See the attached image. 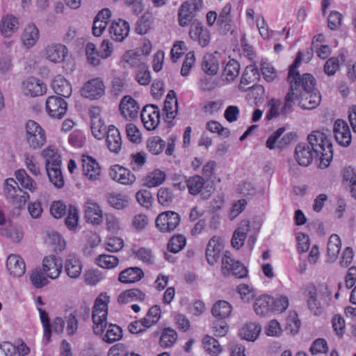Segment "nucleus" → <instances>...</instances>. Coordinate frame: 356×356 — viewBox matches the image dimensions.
Masks as SVG:
<instances>
[{
    "label": "nucleus",
    "mask_w": 356,
    "mask_h": 356,
    "mask_svg": "<svg viewBox=\"0 0 356 356\" xmlns=\"http://www.w3.org/2000/svg\"><path fill=\"white\" fill-rule=\"evenodd\" d=\"M302 53L299 51L294 63L290 66L287 80L289 90L285 96L284 104L280 113L286 115L293 111V106L298 104L302 108L312 110L321 102V95L315 88L316 81L309 73L301 75L297 68L302 61Z\"/></svg>",
    "instance_id": "1"
},
{
    "label": "nucleus",
    "mask_w": 356,
    "mask_h": 356,
    "mask_svg": "<svg viewBox=\"0 0 356 356\" xmlns=\"http://www.w3.org/2000/svg\"><path fill=\"white\" fill-rule=\"evenodd\" d=\"M15 175L17 182L13 178L7 179L5 182L4 192L6 199L10 203L20 207L29 199V195L19 187L18 183L31 193L36 190L37 184L24 169L17 170Z\"/></svg>",
    "instance_id": "2"
},
{
    "label": "nucleus",
    "mask_w": 356,
    "mask_h": 356,
    "mask_svg": "<svg viewBox=\"0 0 356 356\" xmlns=\"http://www.w3.org/2000/svg\"><path fill=\"white\" fill-rule=\"evenodd\" d=\"M307 139L316 156L321 160L320 168H327L333 156L332 145L328 136L324 132L314 131L307 136Z\"/></svg>",
    "instance_id": "3"
},
{
    "label": "nucleus",
    "mask_w": 356,
    "mask_h": 356,
    "mask_svg": "<svg viewBox=\"0 0 356 356\" xmlns=\"http://www.w3.org/2000/svg\"><path fill=\"white\" fill-rule=\"evenodd\" d=\"M109 297L101 293L96 299L92 314L93 332L96 335H102L107 326L108 303Z\"/></svg>",
    "instance_id": "4"
},
{
    "label": "nucleus",
    "mask_w": 356,
    "mask_h": 356,
    "mask_svg": "<svg viewBox=\"0 0 356 356\" xmlns=\"http://www.w3.org/2000/svg\"><path fill=\"white\" fill-rule=\"evenodd\" d=\"M26 140L29 147L40 149L46 143V134L41 126L33 120H29L25 126Z\"/></svg>",
    "instance_id": "5"
},
{
    "label": "nucleus",
    "mask_w": 356,
    "mask_h": 356,
    "mask_svg": "<svg viewBox=\"0 0 356 356\" xmlns=\"http://www.w3.org/2000/svg\"><path fill=\"white\" fill-rule=\"evenodd\" d=\"M221 270L223 275L236 278H243L248 274L246 268L240 261L234 260L227 252L222 257Z\"/></svg>",
    "instance_id": "6"
},
{
    "label": "nucleus",
    "mask_w": 356,
    "mask_h": 356,
    "mask_svg": "<svg viewBox=\"0 0 356 356\" xmlns=\"http://www.w3.org/2000/svg\"><path fill=\"white\" fill-rule=\"evenodd\" d=\"M216 167L215 161H209L202 170V198H209L214 191L213 171Z\"/></svg>",
    "instance_id": "7"
},
{
    "label": "nucleus",
    "mask_w": 356,
    "mask_h": 356,
    "mask_svg": "<svg viewBox=\"0 0 356 356\" xmlns=\"http://www.w3.org/2000/svg\"><path fill=\"white\" fill-rule=\"evenodd\" d=\"M181 217L179 214L172 211L161 213L156 218V227L162 232H171L179 225Z\"/></svg>",
    "instance_id": "8"
},
{
    "label": "nucleus",
    "mask_w": 356,
    "mask_h": 356,
    "mask_svg": "<svg viewBox=\"0 0 356 356\" xmlns=\"http://www.w3.org/2000/svg\"><path fill=\"white\" fill-rule=\"evenodd\" d=\"M141 120L147 130L155 129L160 122V111L157 106L146 105L140 113Z\"/></svg>",
    "instance_id": "9"
},
{
    "label": "nucleus",
    "mask_w": 356,
    "mask_h": 356,
    "mask_svg": "<svg viewBox=\"0 0 356 356\" xmlns=\"http://www.w3.org/2000/svg\"><path fill=\"white\" fill-rule=\"evenodd\" d=\"M83 97L90 99H97L104 95L105 86L100 78H95L88 81L81 88Z\"/></svg>",
    "instance_id": "10"
},
{
    "label": "nucleus",
    "mask_w": 356,
    "mask_h": 356,
    "mask_svg": "<svg viewBox=\"0 0 356 356\" xmlns=\"http://www.w3.org/2000/svg\"><path fill=\"white\" fill-rule=\"evenodd\" d=\"M67 109V104L60 97L51 96L46 101V110L51 118L61 119L65 115Z\"/></svg>",
    "instance_id": "11"
},
{
    "label": "nucleus",
    "mask_w": 356,
    "mask_h": 356,
    "mask_svg": "<svg viewBox=\"0 0 356 356\" xmlns=\"http://www.w3.org/2000/svg\"><path fill=\"white\" fill-rule=\"evenodd\" d=\"M200 0H190L184 2L179 10V22L181 26H185L193 19L199 10Z\"/></svg>",
    "instance_id": "12"
},
{
    "label": "nucleus",
    "mask_w": 356,
    "mask_h": 356,
    "mask_svg": "<svg viewBox=\"0 0 356 356\" xmlns=\"http://www.w3.org/2000/svg\"><path fill=\"white\" fill-rule=\"evenodd\" d=\"M63 268L62 261L55 256L47 257L42 261V270L51 280L59 277Z\"/></svg>",
    "instance_id": "13"
},
{
    "label": "nucleus",
    "mask_w": 356,
    "mask_h": 356,
    "mask_svg": "<svg viewBox=\"0 0 356 356\" xmlns=\"http://www.w3.org/2000/svg\"><path fill=\"white\" fill-rule=\"evenodd\" d=\"M315 152L307 143H299L294 151V156L298 163L304 167L309 165L314 156Z\"/></svg>",
    "instance_id": "14"
},
{
    "label": "nucleus",
    "mask_w": 356,
    "mask_h": 356,
    "mask_svg": "<svg viewBox=\"0 0 356 356\" xmlns=\"http://www.w3.org/2000/svg\"><path fill=\"white\" fill-rule=\"evenodd\" d=\"M109 175L112 179L124 185L132 184L136 181L135 175L129 170L118 165L111 169Z\"/></svg>",
    "instance_id": "15"
},
{
    "label": "nucleus",
    "mask_w": 356,
    "mask_h": 356,
    "mask_svg": "<svg viewBox=\"0 0 356 356\" xmlns=\"http://www.w3.org/2000/svg\"><path fill=\"white\" fill-rule=\"evenodd\" d=\"M163 111L168 123L175 119L178 113V101L177 94L174 90H170L164 102Z\"/></svg>",
    "instance_id": "16"
},
{
    "label": "nucleus",
    "mask_w": 356,
    "mask_h": 356,
    "mask_svg": "<svg viewBox=\"0 0 356 356\" xmlns=\"http://www.w3.org/2000/svg\"><path fill=\"white\" fill-rule=\"evenodd\" d=\"M64 267L66 274L70 278L76 279L82 272L83 264L79 256L73 253L67 255Z\"/></svg>",
    "instance_id": "17"
},
{
    "label": "nucleus",
    "mask_w": 356,
    "mask_h": 356,
    "mask_svg": "<svg viewBox=\"0 0 356 356\" xmlns=\"http://www.w3.org/2000/svg\"><path fill=\"white\" fill-rule=\"evenodd\" d=\"M140 107L137 102L131 96H124L120 104L122 115L127 119H134L138 116Z\"/></svg>",
    "instance_id": "18"
},
{
    "label": "nucleus",
    "mask_w": 356,
    "mask_h": 356,
    "mask_svg": "<svg viewBox=\"0 0 356 356\" xmlns=\"http://www.w3.org/2000/svg\"><path fill=\"white\" fill-rule=\"evenodd\" d=\"M6 268L10 275L14 277H20L25 273V263L17 254H10L6 261Z\"/></svg>",
    "instance_id": "19"
},
{
    "label": "nucleus",
    "mask_w": 356,
    "mask_h": 356,
    "mask_svg": "<svg viewBox=\"0 0 356 356\" xmlns=\"http://www.w3.org/2000/svg\"><path fill=\"white\" fill-rule=\"evenodd\" d=\"M83 175L91 181L99 179L101 174V168L99 163L92 157L86 156L82 159Z\"/></svg>",
    "instance_id": "20"
},
{
    "label": "nucleus",
    "mask_w": 356,
    "mask_h": 356,
    "mask_svg": "<svg viewBox=\"0 0 356 356\" xmlns=\"http://www.w3.org/2000/svg\"><path fill=\"white\" fill-rule=\"evenodd\" d=\"M67 55V49L61 44H51L45 49L46 58L54 63L63 62Z\"/></svg>",
    "instance_id": "21"
},
{
    "label": "nucleus",
    "mask_w": 356,
    "mask_h": 356,
    "mask_svg": "<svg viewBox=\"0 0 356 356\" xmlns=\"http://www.w3.org/2000/svg\"><path fill=\"white\" fill-rule=\"evenodd\" d=\"M129 33V23L121 19L113 22L109 27L111 37L116 42L123 41L128 36Z\"/></svg>",
    "instance_id": "22"
},
{
    "label": "nucleus",
    "mask_w": 356,
    "mask_h": 356,
    "mask_svg": "<svg viewBox=\"0 0 356 356\" xmlns=\"http://www.w3.org/2000/svg\"><path fill=\"white\" fill-rule=\"evenodd\" d=\"M22 90L26 95L37 97L46 92V86L39 79L30 77L23 82Z\"/></svg>",
    "instance_id": "23"
},
{
    "label": "nucleus",
    "mask_w": 356,
    "mask_h": 356,
    "mask_svg": "<svg viewBox=\"0 0 356 356\" xmlns=\"http://www.w3.org/2000/svg\"><path fill=\"white\" fill-rule=\"evenodd\" d=\"M84 207L85 217L88 222L94 225H99L102 222V211L96 202L88 200Z\"/></svg>",
    "instance_id": "24"
},
{
    "label": "nucleus",
    "mask_w": 356,
    "mask_h": 356,
    "mask_svg": "<svg viewBox=\"0 0 356 356\" xmlns=\"http://www.w3.org/2000/svg\"><path fill=\"white\" fill-rule=\"evenodd\" d=\"M222 248V243L215 237H213L209 241L205 252L206 259L209 264L213 266L218 261L221 256Z\"/></svg>",
    "instance_id": "25"
},
{
    "label": "nucleus",
    "mask_w": 356,
    "mask_h": 356,
    "mask_svg": "<svg viewBox=\"0 0 356 356\" xmlns=\"http://www.w3.org/2000/svg\"><path fill=\"white\" fill-rule=\"evenodd\" d=\"M305 296L307 298V302L309 310L316 316L320 315L323 312L320 302L317 300V289L314 284L308 285L305 290Z\"/></svg>",
    "instance_id": "26"
},
{
    "label": "nucleus",
    "mask_w": 356,
    "mask_h": 356,
    "mask_svg": "<svg viewBox=\"0 0 356 356\" xmlns=\"http://www.w3.org/2000/svg\"><path fill=\"white\" fill-rule=\"evenodd\" d=\"M250 230V221L243 220L240 226L234 231L232 238L231 243L234 248L239 250L243 245Z\"/></svg>",
    "instance_id": "27"
},
{
    "label": "nucleus",
    "mask_w": 356,
    "mask_h": 356,
    "mask_svg": "<svg viewBox=\"0 0 356 356\" xmlns=\"http://www.w3.org/2000/svg\"><path fill=\"white\" fill-rule=\"evenodd\" d=\"M106 144L111 152L117 153L121 149V136L119 130L113 125L108 127L106 134Z\"/></svg>",
    "instance_id": "28"
},
{
    "label": "nucleus",
    "mask_w": 356,
    "mask_h": 356,
    "mask_svg": "<svg viewBox=\"0 0 356 356\" xmlns=\"http://www.w3.org/2000/svg\"><path fill=\"white\" fill-rule=\"evenodd\" d=\"M51 88L60 97L68 98L71 96L72 89L70 83L62 76H56L52 83Z\"/></svg>",
    "instance_id": "29"
},
{
    "label": "nucleus",
    "mask_w": 356,
    "mask_h": 356,
    "mask_svg": "<svg viewBox=\"0 0 356 356\" xmlns=\"http://www.w3.org/2000/svg\"><path fill=\"white\" fill-rule=\"evenodd\" d=\"M231 10V4L227 3L222 9L218 17V24L220 26V31L223 34H227L229 32L232 33L234 31L232 26V20L229 15Z\"/></svg>",
    "instance_id": "30"
},
{
    "label": "nucleus",
    "mask_w": 356,
    "mask_h": 356,
    "mask_svg": "<svg viewBox=\"0 0 356 356\" xmlns=\"http://www.w3.org/2000/svg\"><path fill=\"white\" fill-rule=\"evenodd\" d=\"M144 276V273L138 267L127 268L119 274L118 280L125 284L134 283L140 281Z\"/></svg>",
    "instance_id": "31"
},
{
    "label": "nucleus",
    "mask_w": 356,
    "mask_h": 356,
    "mask_svg": "<svg viewBox=\"0 0 356 356\" xmlns=\"http://www.w3.org/2000/svg\"><path fill=\"white\" fill-rule=\"evenodd\" d=\"M215 54H206L202 61V70L209 76H215L219 70V60Z\"/></svg>",
    "instance_id": "32"
},
{
    "label": "nucleus",
    "mask_w": 356,
    "mask_h": 356,
    "mask_svg": "<svg viewBox=\"0 0 356 356\" xmlns=\"http://www.w3.org/2000/svg\"><path fill=\"white\" fill-rule=\"evenodd\" d=\"M145 298V293L138 289H132L120 293L118 298V302L120 304H127L134 301H143Z\"/></svg>",
    "instance_id": "33"
},
{
    "label": "nucleus",
    "mask_w": 356,
    "mask_h": 356,
    "mask_svg": "<svg viewBox=\"0 0 356 356\" xmlns=\"http://www.w3.org/2000/svg\"><path fill=\"white\" fill-rule=\"evenodd\" d=\"M42 156L45 159L46 169L54 167L60 166L61 159L58 152L52 147L49 146L42 152Z\"/></svg>",
    "instance_id": "34"
},
{
    "label": "nucleus",
    "mask_w": 356,
    "mask_h": 356,
    "mask_svg": "<svg viewBox=\"0 0 356 356\" xmlns=\"http://www.w3.org/2000/svg\"><path fill=\"white\" fill-rule=\"evenodd\" d=\"M39 38V31L38 28L33 25H28L24 31L22 36V41L26 48L29 49L35 44Z\"/></svg>",
    "instance_id": "35"
},
{
    "label": "nucleus",
    "mask_w": 356,
    "mask_h": 356,
    "mask_svg": "<svg viewBox=\"0 0 356 356\" xmlns=\"http://www.w3.org/2000/svg\"><path fill=\"white\" fill-rule=\"evenodd\" d=\"M261 327L254 323H246L240 330V336L242 339L249 341H255L261 332Z\"/></svg>",
    "instance_id": "36"
},
{
    "label": "nucleus",
    "mask_w": 356,
    "mask_h": 356,
    "mask_svg": "<svg viewBox=\"0 0 356 356\" xmlns=\"http://www.w3.org/2000/svg\"><path fill=\"white\" fill-rule=\"evenodd\" d=\"M18 20L13 15H7L1 21L0 30L4 37H10L17 29Z\"/></svg>",
    "instance_id": "37"
},
{
    "label": "nucleus",
    "mask_w": 356,
    "mask_h": 356,
    "mask_svg": "<svg viewBox=\"0 0 356 356\" xmlns=\"http://www.w3.org/2000/svg\"><path fill=\"white\" fill-rule=\"evenodd\" d=\"M273 298L269 296H263L256 300L254 305V312L257 315L265 316L272 310Z\"/></svg>",
    "instance_id": "38"
},
{
    "label": "nucleus",
    "mask_w": 356,
    "mask_h": 356,
    "mask_svg": "<svg viewBox=\"0 0 356 356\" xmlns=\"http://www.w3.org/2000/svg\"><path fill=\"white\" fill-rule=\"evenodd\" d=\"M341 242L339 236L337 234H332L327 243V256L330 261H334L341 250Z\"/></svg>",
    "instance_id": "39"
},
{
    "label": "nucleus",
    "mask_w": 356,
    "mask_h": 356,
    "mask_svg": "<svg viewBox=\"0 0 356 356\" xmlns=\"http://www.w3.org/2000/svg\"><path fill=\"white\" fill-rule=\"evenodd\" d=\"M105 334H102V340L108 343H113L122 338L123 332L122 328L115 324H109L106 326Z\"/></svg>",
    "instance_id": "40"
},
{
    "label": "nucleus",
    "mask_w": 356,
    "mask_h": 356,
    "mask_svg": "<svg viewBox=\"0 0 356 356\" xmlns=\"http://www.w3.org/2000/svg\"><path fill=\"white\" fill-rule=\"evenodd\" d=\"M202 343L205 352L211 356H218L222 350L218 341L211 336L206 335Z\"/></svg>",
    "instance_id": "41"
},
{
    "label": "nucleus",
    "mask_w": 356,
    "mask_h": 356,
    "mask_svg": "<svg viewBox=\"0 0 356 356\" xmlns=\"http://www.w3.org/2000/svg\"><path fill=\"white\" fill-rule=\"evenodd\" d=\"M240 65L235 59L229 60L222 71V76L228 81H233L239 74Z\"/></svg>",
    "instance_id": "42"
},
{
    "label": "nucleus",
    "mask_w": 356,
    "mask_h": 356,
    "mask_svg": "<svg viewBox=\"0 0 356 356\" xmlns=\"http://www.w3.org/2000/svg\"><path fill=\"white\" fill-rule=\"evenodd\" d=\"M211 312L214 317L220 319H224L230 315L232 312V306L225 300H219L214 304L211 309Z\"/></svg>",
    "instance_id": "43"
},
{
    "label": "nucleus",
    "mask_w": 356,
    "mask_h": 356,
    "mask_svg": "<svg viewBox=\"0 0 356 356\" xmlns=\"http://www.w3.org/2000/svg\"><path fill=\"white\" fill-rule=\"evenodd\" d=\"M285 129L284 127L279 128L275 132H273L267 139L266 142V146L269 149H274L275 148L282 149L285 147L284 141H282V137Z\"/></svg>",
    "instance_id": "44"
},
{
    "label": "nucleus",
    "mask_w": 356,
    "mask_h": 356,
    "mask_svg": "<svg viewBox=\"0 0 356 356\" xmlns=\"http://www.w3.org/2000/svg\"><path fill=\"white\" fill-rule=\"evenodd\" d=\"M107 202L111 207L116 209H123L129 204L127 196L116 193L108 194Z\"/></svg>",
    "instance_id": "45"
},
{
    "label": "nucleus",
    "mask_w": 356,
    "mask_h": 356,
    "mask_svg": "<svg viewBox=\"0 0 356 356\" xmlns=\"http://www.w3.org/2000/svg\"><path fill=\"white\" fill-rule=\"evenodd\" d=\"M46 170L50 182L58 188H63L65 181L60 166L46 169Z\"/></svg>",
    "instance_id": "46"
},
{
    "label": "nucleus",
    "mask_w": 356,
    "mask_h": 356,
    "mask_svg": "<svg viewBox=\"0 0 356 356\" xmlns=\"http://www.w3.org/2000/svg\"><path fill=\"white\" fill-rule=\"evenodd\" d=\"M177 339V334L176 331L170 327H167L164 329L161 335L159 343L161 347L168 348L172 346Z\"/></svg>",
    "instance_id": "47"
},
{
    "label": "nucleus",
    "mask_w": 356,
    "mask_h": 356,
    "mask_svg": "<svg viewBox=\"0 0 356 356\" xmlns=\"http://www.w3.org/2000/svg\"><path fill=\"white\" fill-rule=\"evenodd\" d=\"M165 179V174L161 170H155L144 179V185L149 187H156L161 185Z\"/></svg>",
    "instance_id": "48"
},
{
    "label": "nucleus",
    "mask_w": 356,
    "mask_h": 356,
    "mask_svg": "<svg viewBox=\"0 0 356 356\" xmlns=\"http://www.w3.org/2000/svg\"><path fill=\"white\" fill-rule=\"evenodd\" d=\"M97 264L103 268L111 269L118 265V258L111 254H100L96 259Z\"/></svg>",
    "instance_id": "49"
},
{
    "label": "nucleus",
    "mask_w": 356,
    "mask_h": 356,
    "mask_svg": "<svg viewBox=\"0 0 356 356\" xmlns=\"http://www.w3.org/2000/svg\"><path fill=\"white\" fill-rule=\"evenodd\" d=\"M166 145L165 140L159 136H152L147 140V147L148 150L153 154L157 155L161 153Z\"/></svg>",
    "instance_id": "50"
},
{
    "label": "nucleus",
    "mask_w": 356,
    "mask_h": 356,
    "mask_svg": "<svg viewBox=\"0 0 356 356\" xmlns=\"http://www.w3.org/2000/svg\"><path fill=\"white\" fill-rule=\"evenodd\" d=\"M91 131L95 138L101 140L107 134V128L102 119L95 118L91 121Z\"/></svg>",
    "instance_id": "51"
},
{
    "label": "nucleus",
    "mask_w": 356,
    "mask_h": 356,
    "mask_svg": "<svg viewBox=\"0 0 356 356\" xmlns=\"http://www.w3.org/2000/svg\"><path fill=\"white\" fill-rule=\"evenodd\" d=\"M186 243V238L183 235H175L170 238L168 249L171 252L177 253L185 247Z\"/></svg>",
    "instance_id": "52"
},
{
    "label": "nucleus",
    "mask_w": 356,
    "mask_h": 356,
    "mask_svg": "<svg viewBox=\"0 0 356 356\" xmlns=\"http://www.w3.org/2000/svg\"><path fill=\"white\" fill-rule=\"evenodd\" d=\"M0 234L10 238L15 243H19L23 238V232L21 229L10 227L0 228Z\"/></svg>",
    "instance_id": "53"
},
{
    "label": "nucleus",
    "mask_w": 356,
    "mask_h": 356,
    "mask_svg": "<svg viewBox=\"0 0 356 356\" xmlns=\"http://www.w3.org/2000/svg\"><path fill=\"white\" fill-rule=\"evenodd\" d=\"M44 273L40 269H35L32 271L30 275V280L35 288L40 289L48 284V280Z\"/></svg>",
    "instance_id": "54"
},
{
    "label": "nucleus",
    "mask_w": 356,
    "mask_h": 356,
    "mask_svg": "<svg viewBox=\"0 0 356 356\" xmlns=\"http://www.w3.org/2000/svg\"><path fill=\"white\" fill-rule=\"evenodd\" d=\"M159 203L164 207H168L174 200L172 191L168 188H161L157 193Z\"/></svg>",
    "instance_id": "55"
},
{
    "label": "nucleus",
    "mask_w": 356,
    "mask_h": 356,
    "mask_svg": "<svg viewBox=\"0 0 356 356\" xmlns=\"http://www.w3.org/2000/svg\"><path fill=\"white\" fill-rule=\"evenodd\" d=\"M259 76V70L254 65H249L246 67L245 72L243 74L241 84H249L252 82V79H257Z\"/></svg>",
    "instance_id": "56"
},
{
    "label": "nucleus",
    "mask_w": 356,
    "mask_h": 356,
    "mask_svg": "<svg viewBox=\"0 0 356 356\" xmlns=\"http://www.w3.org/2000/svg\"><path fill=\"white\" fill-rule=\"evenodd\" d=\"M79 212L76 207L70 205L68 210L67 217L65 219V225L70 229H74L78 223Z\"/></svg>",
    "instance_id": "57"
},
{
    "label": "nucleus",
    "mask_w": 356,
    "mask_h": 356,
    "mask_svg": "<svg viewBox=\"0 0 356 356\" xmlns=\"http://www.w3.org/2000/svg\"><path fill=\"white\" fill-rule=\"evenodd\" d=\"M343 178L345 180L349 181L351 196L356 198V173L354 170L350 167L346 168L343 172Z\"/></svg>",
    "instance_id": "58"
},
{
    "label": "nucleus",
    "mask_w": 356,
    "mask_h": 356,
    "mask_svg": "<svg viewBox=\"0 0 356 356\" xmlns=\"http://www.w3.org/2000/svg\"><path fill=\"white\" fill-rule=\"evenodd\" d=\"M135 78L140 85L147 86L151 81L150 72L146 66H140L136 74Z\"/></svg>",
    "instance_id": "59"
},
{
    "label": "nucleus",
    "mask_w": 356,
    "mask_h": 356,
    "mask_svg": "<svg viewBox=\"0 0 356 356\" xmlns=\"http://www.w3.org/2000/svg\"><path fill=\"white\" fill-rule=\"evenodd\" d=\"M138 202L143 207L149 208L152 205V195L147 189L140 190L136 194Z\"/></svg>",
    "instance_id": "60"
},
{
    "label": "nucleus",
    "mask_w": 356,
    "mask_h": 356,
    "mask_svg": "<svg viewBox=\"0 0 356 356\" xmlns=\"http://www.w3.org/2000/svg\"><path fill=\"white\" fill-rule=\"evenodd\" d=\"M41 322L44 327V337L47 341H49L51 334V324L47 313L41 308H38Z\"/></svg>",
    "instance_id": "61"
},
{
    "label": "nucleus",
    "mask_w": 356,
    "mask_h": 356,
    "mask_svg": "<svg viewBox=\"0 0 356 356\" xmlns=\"http://www.w3.org/2000/svg\"><path fill=\"white\" fill-rule=\"evenodd\" d=\"M24 157L25 165L29 172L35 176L40 175V170L37 163L35 162L34 156L31 155L29 153L26 152L24 154Z\"/></svg>",
    "instance_id": "62"
},
{
    "label": "nucleus",
    "mask_w": 356,
    "mask_h": 356,
    "mask_svg": "<svg viewBox=\"0 0 356 356\" xmlns=\"http://www.w3.org/2000/svg\"><path fill=\"white\" fill-rule=\"evenodd\" d=\"M102 278L101 272L97 269H90L84 274V280L87 284L95 285Z\"/></svg>",
    "instance_id": "63"
},
{
    "label": "nucleus",
    "mask_w": 356,
    "mask_h": 356,
    "mask_svg": "<svg viewBox=\"0 0 356 356\" xmlns=\"http://www.w3.org/2000/svg\"><path fill=\"white\" fill-rule=\"evenodd\" d=\"M126 132L128 139L132 143H140L141 140V134L139 129L134 124H128L126 126Z\"/></svg>",
    "instance_id": "64"
}]
</instances>
